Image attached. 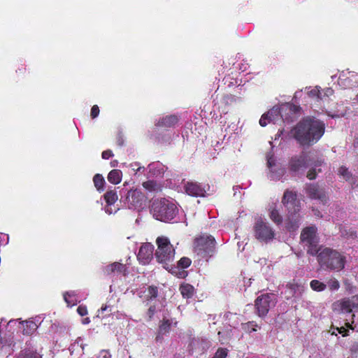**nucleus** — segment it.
Returning <instances> with one entry per match:
<instances>
[{"instance_id": "c85d7f7f", "label": "nucleus", "mask_w": 358, "mask_h": 358, "mask_svg": "<svg viewBox=\"0 0 358 358\" xmlns=\"http://www.w3.org/2000/svg\"><path fill=\"white\" fill-rule=\"evenodd\" d=\"M241 327L248 334L256 331L257 330L258 324L255 321H250L245 323H242Z\"/></svg>"}, {"instance_id": "8fccbe9b", "label": "nucleus", "mask_w": 358, "mask_h": 358, "mask_svg": "<svg viewBox=\"0 0 358 358\" xmlns=\"http://www.w3.org/2000/svg\"><path fill=\"white\" fill-rule=\"evenodd\" d=\"M105 211L106 213H108V215H110L113 213V210L111 208V206H106V208H105Z\"/></svg>"}, {"instance_id": "5701e85b", "label": "nucleus", "mask_w": 358, "mask_h": 358, "mask_svg": "<svg viewBox=\"0 0 358 358\" xmlns=\"http://www.w3.org/2000/svg\"><path fill=\"white\" fill-rule=\"evenodd\" d=\"M22 333L24 335H31L37 329L38 326L36 323L32 320H27L22 323Z\"/></svg>"}, {"instance_id": "e433bc0d", "label": "nucleus", "mask_w": 358, "mask_h": 358, "mask_svg": "<svg viewBox=\"0 0 358 358\" xmlns=\"http://www.w3.org/2000/svg\"><path fill=\"white\" fill-rule=\"evenodd\" d=\"M174 267L176 268L175 269L169 271L172 274H175L179 278H185L187 275V272L186 271H178V267H176L175 266Z\"/></svg>"}, {"instance_id": "052dcab7", "label": "nucleus", "mask_w": 358, "mask_h": 358, "mask_svg": "<svg viewBox=\"0 0 358 358\" xmlns=\"http://www.w3.org/2000/svg\"><path fill=\"white\" fill-rule=\"evenodd\" d=\"M212 358H213V357H212Z\"/></svg>"}, {"instance_id": "473e14b6", "label": "nucleus", "mask_w": 358, "mask_h": 358, "mask_svg": "<svg viewBox=\"0 0 358 358\" xmlns=\"http://www.w3.org/2000/svg\"><path fill=\"white\" fill-rule=\"evenodd\" d=\"M192 264V260L189 257H183L178 262V268H187Z\"/></svg>"}, {"instance_id": "2eb2a0df", "label": "nucleus", "mask_w": 358, "mask_h": 358, "mask_svg": "<svg viewBox=\"0 0 358 358\" xmlns=\"http://www.w3.org/2000/svg\"><path fill=\"white\" fill-rule=\"evenodd\" d=\"M154 246L150 243L143 244L137 255L138 260L143 265L148 264L153 257Z\"/></svg>"}, {"instance_id": "1a4fd4ad", "label": "nucleus", "mask_w": 358, "mask_h": 358, "mask_svg": "<svg viewBox=\"0 0 358 358\" xmlns=\"http://www.w3.org/2000/svg\"><path fill=\"white\" fill-rule=\"evenodd\" d=\"M127 201L129 208L140 210L146 204L147 197L139 189H134L128 191Z\"/></svg>"}, {"instance_id": "4468645a", "label": "nucleus", "mask_w": 358, "mask_h": 358, "mask_svg": "<svg viewBox=\"0 0 358 358\" xmlns=\"http://www.w3.org/2000/svg\"><path fill=\"white\" fill-rule=\"evenodd\" d=\"M279 116H280L285 121H292V119L289 120V118L287 117H284L283 115L281 113V110L279 108H273L266 113H264L262 115L259 120V124L262 127H266L268 123L271 122L275 123Z\"/></svg>"}, {"instance_id": "37998d69", "label": "nucleus", "mask_w": 358, "mask_h": 358, "mask_svg": "<svg viewBox=\"0 0 358 358\" xmlns=\"http://www.w3.org/2000/svg\"><path fill=\"white\" fill-rule=\"evenodd\" d=\"M308 95L311 97H315V98L320 99V92L317 87H315V88L311 90L308 92Z\"/></svg>"}, {"instance_id": "4d7b16f0", "label": "nucleus", "mask_w": 358, "mask_h": 358, "mask_svg": "<svg viewBox=\"0 0 358 358\" xmlns=\"http://www.w3.org/2000/svg\"><path fill=\"white\" fill-rule=\"evenodd\" d=\"M154 166H155V164H150L148 166V167H149V169H150V171H151V170L152 169V167H153Z\"/></svg>"}, {"instance_id": "39448f33", "label": "nucleus", "mask_w": 358, "mask_h": 358, "mask_svg": "<svg viewBox=\"0 0 358 358\" xmlns=\"http://www.w3.org/2000/svg\"><path fill=\"white\" fill-rule=\"evenodd\" d=\"M151 212L157 220L162 222H169L176 217L177 208L174 203L169 200L161 199L153 201Z\"/></svg>"}, {"instance_id": "20e7f679", "label": "nucleus", "mask_w": 358, "mask_h": 358, "mask_svg": "<svg viewBox=\"0 0 358 358\" xmlns=\"http://www.w3.org/2000/svg\"><path fill=\"white\" fill-rule=\"evenodd\" d=\"M317 262L322 268L340 271L345 267V257L336 250L324 248L317 255Z\"/></svg>"}, {"instance_id": "f03ea898", "label": "nucleus", "mask_w": 358, "mask_h": 358, "mask_svg": "<svg viewBox=\"0 0 358 358\" xmlns=\"http://www.w3.org/2000/svg\"><path fill=\"white\" fill-rule=\"evenodd\" d=\"M282 203L288 212L286 228L289 231H295L299 227L301 218L299 215L301 202L297 199L296 192L286 189L282 198Z\"/></svg>"}, {"instance_id": "aec40b11", "label": "nucleus", "mask_w": 358, "mask_h": 358, "mask_svg": "<svg viewBox=\"0 0 358 358\" xmlns=\"http://www.w3.org/2000/svg\"><path fill=\"white\" fill-rule=\"evenodd\" d=\"M104 271L107 275H110L114 272L125 274V272L127 271V267L126 265L123 264L114 262L106 266L104 268Z\"/></svg>"}, {"instance_id": "72a5a7b5", "label": "nucleus", "mask_w": 358, "mask_h": 358, "mask_svg": "<svg viewBox=\"0 0 358 358\" xmlns=\"http://www.w3.org/2000/svg\"><path fill=\"white\" fill-rule=\"evenodd\" d=\"M64 299L66 303H67L68 306H73L76 304L77 301L75 299V296L73 294H71L69 292H66L64 294Z\"/></svg>"}, {"instance_id": "c03bdc74", "label": "nucleus", "mask_w": 358, "mask_h": 358, "mask_svg": "<svg viewBox=\"0 0 358 358\" xmlns=\"http://www.w3.org/2000/svg\"><path fill=\"white\" fill-rule=\"evenodd\" d=\"M316 176H317V173H316L315 169L313 168V169H310L308 171L306 176L309 180H313L316 178Z\"/></svg>"}, {"instance_id": "603ef678", "label": "nucleus", "mask_w": 358, "mask_h": 358, "mask_svg": "<svg viewBox=\"0 0 358 358\" xmlns=\"http://www.w3.org/2000/svg\"><path fill=\"white\" fill-rule=\"evenodd\" d=\"M25 71H26V68L23 67V66H22L21 68L18 69V70L16 71L17 73L19 72L20 73H24Z\"/></svg>"}, {"instance_id": "4be33fe9", "label": "nucleus", "mask_w": 358, "mask_h": 358, "mask_svg": "<svg viewBox=\"0 0 358 358\" xmlns=\"http://www.w3.org/2000/svg\"><path fill=\"white\" fill-rule=\"evenodd\" d=\"M142 185L146 190L150 192H159L162 189V186L161 184L158 183L155 180H147L143 182Z\"/></svg>"}, {"instance_id": "a211bd4d", "label": "nucleus", "mask_w": 358, "mask_h": 358, "mask_svg": "<svg viewBox=\"0 0 358 358\" xmlns=\"http://www.w3.org/2000/svg\"><path fill=\"white\" fill-rule=\"evenodd\" d=\"M185 189L187 194L192 196H203L205 189L202 186L195 182H187L185 185Z\"/></svg>"}, {"instance_id": "de8ad7c7", "label": "nucleus", "mask_w": 358, "mask_h": 358, "mask_svg": "<svg viewBox=\"0 0 358 358\" xmlns=\"http://www.w3.org/2000/svg\"><path fill=\"white\" fill-rule=\"evenodd\" d=\"M299 107L295 105H289L287 107V109H288L289 112L291 113H296L299 111Z\"/></svg>"}, {"instance_id": "6e6d98bb", "label": "nucleus", "mask_w": 358, "mask_h": 358, "mask_svg": "<svg viewBox=\"0 0 358 358\" xmlns=\"http://www.w3.org/2000/svg\"><path fill=\"white\" fill-rule=\"evenodd\" d=\"M345 325H346V327H348V328H350V329H353V327H352V324H350V323L347 322V323L345 324Z\"/></svg>"}, {"instance_id": "bb28decb", "label": "nucleus", "mask_w": 358, "mask_h": 358, "mask_svg": "<svg viewBox=\"0 0 358 358\" xmlns=\"http://www.w3.org/2000/svg\"><path fill=\"white\" fill-rule=\"evenodd\" d=\"M270 219L276 224L279 225L282 222V217L278 210L275 208H271L269 211Z\"/></svg>"}, {"instance_id": "0eeeda50", "label": "nucleus", "mask_w": 358, "mask_h": 358, "mask_svg": "<svg viewBox=\"0 0 358 358\" xmlns=\"http://www.w3.org/2000/svg\"><path fill=\"white\" fill-rule=\"evenodd\" d=\"M276 303L277 299L275 294L270 293L261 294L255 301L256 314L259 317H265L269 310L275 306Z\"/></svg>"}, {"instance_id": "3c124183", "label": "nucleus", "mask_w": 358, "mask_h": 358, "mask_svg": "<svg viewBox=\"0 0 358 358\" xmlns=\"http://www.w3.org/2000/svg\"><path fill=\"white\" fill-rule=\"evenodd\" d=\"M117 143L118 145L122 146L123 145V139L122 136H119L117 140Z\"/></svg>"}, {"instance_id": "58836bf2", "label": "nucleus", "mask_w": 358, "mask_h": 358, "mask_svg": "<svg viewBox=\"0 0 358 358\" xmlns=\"http://www.w3.org/2000/svg\"><path fill=\"white\" fill-rule=\"evenodd\" d=\"M156 313V306L152 305L149 307L147 311L148 321H151L153 318V316Z\"/></svg>"}, {"instance_id": "a878e982", "label": "nucleus", "mask_w": 358, "mask_h": 358, "mask_svg": "<svg viewBox=\"0 0 358 358\" xmlns=\"http://www.w3.org/2000/svg\"><path fill=\"white\" fill-rule=\"evenodd\" d=\"M108 206L113 205L118 199V196L115 190H108L103 195Z\"/></svg>"}, {"instance_id": "412c9836", "label": "nucleus", "mask_w": 358, "mask_h": 358, "mask_svg": "<svg viewBox=\"0 0 358 358\" xmlns=\"http://www.w3.org/2000/svg\"><path fill=\"white\" fill-rule=\"evenodd\" d=\"M179 290L183 298L191 299L195 292L194 287L189 283H182L179 287Z\"/></svg>"}, {"instance_id": "393cba45", "label": "nucleus", "mask_w": 358, "mask_h": 358, "mask_svg": "<svg viewBox=\"0 0 358 358\" xmlns=\"http://www.w3.org/2000/svg\"><path fill=\"white\" fill-rule=\"evenodd\" d=\"M94 185L99 192H103L104 189V185L106 183L104 178L101 174L96 173L93 177Z\"/></svg>"}, {"instance_id": "2f4dec72", "label": "nucleus", "mask_w": 358, "mask_h": 358, "mask_svg": "<svg viewBox=\"0 0 358 358\" xmlns=\"http://www.w3.org/2000/svg\"><path fill=\"white\" fill-rule=\"evenodd\" d=\"M338 175L342 176L346 181L352 178V173L345 166H341L338 169Z\"/></svg>"}, {"instance_id": "ddd939ff", "label": "nucleus", "mask_w": 358, "mask_h": 358, "mask_svg": "<svg viewBox=\"0 0 358 358\" xmlns=\"http://www.w3.org/2000/svg\"><path fill=\"white\" fill-rule=\"evenodd\" d=\"M279 116H280L285 121H292V119L289 120V118L287 117H284L283 115L281 113V110L279 108H273L266 113H264L262 115L259 120V124L262 127H266L268 123L271 122L275 123Z\"/></svg>"}, {"instance_id": "b1692460", "label": "nucleus", "mask_w": 358, "mask_h": 358, "mask_svg": "<svg viewBox=\"0 0 358 358\" xmlns=\"http://www.w3.org/2000/svg\"><path fill=\"white\" fill-rule=\"evenodd\" d=\"M122 175V171L120 170L113 169L108 174L107 179L110 183L117 185L121 182Z\"/></svg>"}, {"instance_id": "cd10ccee", "label": "nucleus", "mask_w": 358, "mask_h": 358, "mask_svg": "<svg viewBox=\"0 0 358 358\" xmlns=\"http://www.w3.org/2000/svg\"><path fill=\"white\" fill-rule=\"evenodd\" d=\"M171 323L168 319H163L159 326V334H166L170 331Z\"/></svg>"}, {"instance_id": "49530a36", "label": "nucleus", "mask_w": 358, "mask_h": 358, "mask_svg": "<svg viewBox=\"0 0 358 358\" xmlns=\"http://www.w3.org/2000/svg\"><path fill=\"white\" fill-rule=\"evenodd\" d=\"M336 330L339 332V334H341L343 336H348V330L344 327H336Z\"/></svg>"}, {"instance_id": "6e6552de", "label": "nucleus", "mask_w": 358, "mask_h": 358, "mask_svg": "<svg viewBox=\"0 0 358 358\" xmlns=\"http://www.w3.org/2000/svg\"><path fill=\"white\" fill-rule=\"evenodd\" d=\"M254 236L260 242L267 243L272 241L275 231L268 223L262 219L257 220L253 227Z\"/></svg>"}, {"instance_id": "423d86ee", "label": "nucleus", "mask_w": 358, "mask_h": 358, "mask_svg": "<svg viewBox=\"0 0 358 358\" xmlns=\"http://www.w3.org/2000/svg\"><path fill=\"white\" fill-rule=\"evenodd\" d=\"M216 241L211 235L203 234L194 240V251L202 259L208 261L215 252Z\"/></svg>"}, {"instance_id": "f704fd0d", "label": "nucleus", "mask_w": 358, "mask_h": 358, "mask_svg": "<svg viewBox=\"0 0 358 358\" xmlns=\"http://www.w3.org/2000/svg\"><path fill=\"white\" fill-rule=\"evenodd\" d=\"M326 285L331 291L338 290L340 287L339 282L335 278L329 279Z\"/></svg>"}, {"instance_id": "a18cd8bd", "label": "nucleus", "mask_w": 358, "mask_h": 358, "mask_svg": "<svg viewBox=\"0 0 358 358\" xmlns=\"http://www.w3.org/2000/svg\"><path fill=\"white\" fill-rule=\"evenodd\" d=\"M113 156V154L110 150H104L101 154V157L104 159H108L110 157H111Z\"/></svg>"}, {"instance_id": "f3484780", "label": "nucleus", "mask_w": 358, "mask_h": 358, "mask_svg": "<svg viewBox=\"0 0 358 358\" xmlns=\"http://www.w3.org/2000/svg\"><path fill=\"white\" fill-rule=\"evenodd\" d=\"M317 231L315 226L306 227L303 229L300 235V241L303 245L318 238Z\"/></svg>"}, {"instance_id": "bf43d9fd", "label": "nucleus", "mask_w": 358, "mask_h": 358, "mask_svg": "<svg viewBox=\"0 0 358 358\" xmlns=\"http://www.w3.org/2000/svg\"><path fill=\"white\" fill-rule=\"evenodd\" d=\"M357 101H358V94H357Z\"/></svg>"}, {"instance_id": "7ed1b4c3", "label": "nucleus", "mask_w": 358, "mask_h": 358, "mask_svg": "<svg viewBox=\"0 0 358 358\" xmlns=\"http://www.w3.org/2000/svg\"><path fill=\"white\" fill-rule=\"evenodd\" d=\"M157 249L155 252L157 261L163 264V267L168 271L175 269L171 263L174 260L175 249L169 239L165 236H159L156 240Z\"/></svg>"}, {"instance_id": "6ab92c4d", "label": "nucleus", "mask_w": 358, "mask_h": 358, "mask_svg": "<svg viewBox=\"0 0 358 358\" xmlns=\"http://www.w3.org/2000/svg\"><path fill=\"white\" fill-rule=\"evenodd\" d=\"M303 247L306 248L307 254L313 257H317L322 250V247L319 245V238L303 245Z\"/></svg>"}, {"instance_id": "f257e3e1", "label": "nucleus", "mask_w": 358, "mask_h": 358, "mask_svg": "<svg viewBox=\"0 0 358 358\" xmlns=\"http://www.w3.org/2000/svg\"><path fill=\"white\" fill-rule=\"evenodd\" d=\"M324 124L313 118H303L291 130L292 137L301 146H310L316 143L323 136Z\"/></svg>"}, {"instance_id": "7c9ffc66", "label": "nucleus", "mask_w": 358, "mask_h": 358, "mask_svg": "<svg viewBox=\"0 0 358 358\" xmlns=\"http://www.w3.org/2000/svg\"><path fill=\"white\" fill-rule=\"evenodd\" d=\"M158 296V288L155 285L148 286L147 288V294L145 295L148 301L152 300Z\"/></svg>"}, {"instance_id": "ea45409f", "label": "nucleus", "mask_w": 358, "mask_h": 358, "mask_svg": "<svg viewBox=\"0 0 358 358\" xmlns=\"http://www.w3.org/2000/svg\"><path fill=\"white\" fill-rule=\"evenodd\" d=\"M350 352L352 357L358 354V341L353 342L350 346Z\"/></svg>"}, {"instance_id": "13d9d810", "label": "nucleus", "mask_w": 358, "mask_h": 358, "mask_svg": "<svg viewBox=\"0 0 358 358\" xmlns=\"http://www.w3.org/2000/svg\"><path fill=\"white\" fill-rule=\"evenodd\" d=\"M268 165L269 167H271L272 166L271 162L269 159L268 160Z\"/></svg>"}, {"instance_id": "f8f14e48", "label": "nucleus", "mask_w": 358, "mask_h": 358, "mask_svg": "<svg viewBox=\"0 0 358 358\" xmlns=\"http://www.w3.org/2000/svg\"><path fill=\"white\" fill-rule=\"evenodd\" d=\"M306 192L311 199L319 200L322 203H326L328 197L324 188L320 187L317 184H307Z\"/></svg>"}, {"instance_id": "9d476101", "label": "nucleus", "mask_w": 358, "mask_h": 358, "mask_svg": "<svg viewBox=\"0 0 358 358\" xmlns=\"http://www.w3.org/2000/svg\"><path fill=\"white\" fill-rule=\"evenodd\" d=\"M323 162L322 160H317L311 164H309L307 156L305 152H302L299 155L294 156L289 161V169L292 171L296 172L302 169H306L310 165H313L315 167L319 166Z\"/></svg>"}, {"instance_id": "dca6fc26", "label": "nucleus", "mask_w": 358, "mask_h": 358, "mask_svg": "<svg viewBox=\"0 0 358 358\" xmlns=\"http://www.w3.org/2000/svg\"><path fill=\"white\" fill-rule=\"evenodd\" d=\"M180 117L177 115H168L159 118L155 126L165 129L174 127L179 122Z\"/></svg>"}, {"instance_id": "5fc2aeb1", "label": "nucleus", "mask_w": 358, "mask_h": 358, "mask_svg": "<svg viewBox=\"0 0 358 358\" xmlns=\"http://www.w3.org/2000/svg\"><path fill=\"white\" fill-rule=\"evenodd\" d=\"M107 308H108V306L106 305V306H102L101 310L102 312H104V311H106L107 310Z\"/></svg>"}, {"instance_id": "c9c22d12", "label": "nucleus", "mask_w": 358, "mask_h": 358, "mask_svg": "<svg viewBox=\"0 0 358 358\" xmlns=\"http://www.w3.org/2000/svg\"><path fill=\"white\" fill-rule=\"evenodd\" d=\"M228 355V350L227 348H219L215 353L213 358H226Z\"/></svg>"}, {"instance_id": "9b49d317", "label": "nucleus", "mask_w": 358, "mask_h": 358, "mask_svg": "<svg viewBox=\"0 0 358 358\" xmlns=\"http://www.w3.org/2000/svg\"><path fill=\"white\" fill-rule=\"evenodd\" d=\"M333 309L347 313H350L352 310L358 311V294L337 301L333 303Z\"/></svg>"}, {"instance_id": "09e8293b", "label": "nucleus", "mask_w": 358, "mask_h": 358, "mask_svg": "<svg viewBox=\"0 0 358 358\" xmlns=\"http://www.w3.org/2000/svg\"><path fill=\"white\" fill-rule=\"evenodd\" d=\"M164 334H159V331H157V334L155 337V341L156 342H162V341L163 340V336Z\"/></svg>"}, {"instance_id": "c756f323", "label": "nucleus", "mask_w": 358, "mask_h": 358, "mask_svg": "<svg viewBox=\"0 0 358 358\" xmlns=\"http://www.w3.org/2000/svg\"><path fill=\"white\" fill-rule=\"evenodd\" d=\"M311 289L316 292H322L327 288V285L318 280H313L310 282Z\"/></svg>"}, {"instance_id": "864d4df0", "label": "nucleus", "mask_w": 358, "mask_h": 358, "mask_svg": "<svg viewBox=\"0 0 358 358\" xmlns=\"http://www.w3.org/2000/svg\"><path fill=\"white\" fill-rule=\"evenodd\" d=\"M90 322V318H88V317H86V318H85V319L83 320V324H89Z\"/></svg>"}, {"instance_id": "4c0bfd02", "label": "nucleus", "mask_w": 358, "mask_h": 358, "mask_svg": "<svg viewBox=\"0 0 358 358\" xmlns=\"http://www.w3.org/2000/svg\"><path fill=\"white\" fill-rule=\"evenodd\" d=\"M222 101L225 104H231L236 101V96L231 94H224Z\"/></svg>"}, {"instance_id": "a19ab883", "label": "nucleus", "mask_w": 358, "mask_h": 358, "mask_svg": "<svg viewBox=\"0 0 358 358\" xmlns=\"http://www.w3.org/2000/svg\"><path fill=\"white\" fill-rule=\"evenodd\" d=\"M77 312L80 316H85L88 314L87 308L84 305H80L77 308Z\"/></svg>"}, {"instance_id": "79ce46f5", "label": "nucleus", "mask_w": 358, "mask_h": 358, "mask_svg": "<svg viewBox=\"0 0 358 358\" xmlns=\"http://www.w3.org/2000/svg\"><path fill=\"white\" fill-rule=\"evenodd\" d=\"M99 114V108L97 105H94L91 108L90 115L92 119L96 118Z\"/></svg>"}]
</instances>
